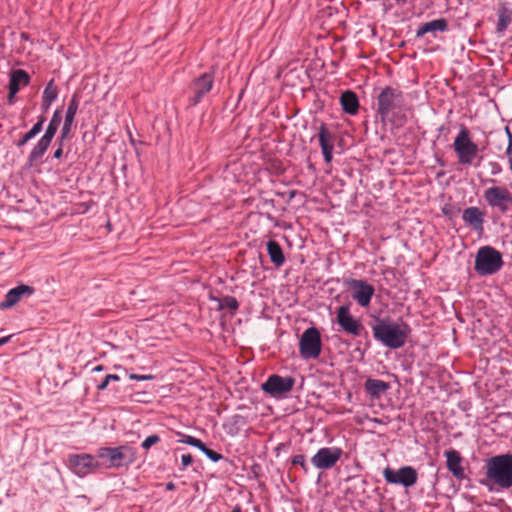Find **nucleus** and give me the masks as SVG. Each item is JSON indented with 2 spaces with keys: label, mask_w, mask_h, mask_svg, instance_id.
<instances>
[{
  "label": "nucleus",
  "mask_w": 512,
  "mask_h": 512,
  "mask_svg": "<svg viewBox=\"0 0 512 512\" xmlns=\"http://www.w3.org/2000/svg\"><path fill=\"white\" fill-rule=\"evenodd\" d=\"M376 114L381 122L402 126L406 122L405 99L403 92L396 87H384L377 98Z\"/></svg>",
  "instance_id": "obj_1"
},
{
  "label": "nucleus",
  "mask_w": 512,
  "mask_h": 512,
  "mask_svg": "<svg viewBox=\"0 0 512 512\" xmlns=\"http://www.w3.org/2000/svg\"><path fill=\"white\" fill-rule=\"evenodd\" d=\"M485 478L480 483L489 488L497 490L509 489L512 487V454L505 453L495 455L485 462Z\"/></svg>",
  "instance_id": "obj_2"
},
{
  "label": "nucleus",
  "mask_w": 512,
  "mask_h": 512,
  "mask_svg": "<svg viewBox=\"0 0 512 512\" xmlns=\"http://www.w3.org/2000/svg\"><path fill=\"white\" fill-rule=\"evenodd\" d=\"M373 337L387 348L399 349L407 341L410 327L406 323L398 324L388 318H377L372 326Z\"/></svg>",
  "instance_id": "obj_3"
},
{
  "label": "nucleus",
  "mask_w": 512,
  "mask_h": 512,
  "mask_svg": "<svg viewBox=\"0 0 512 512\" xmlns=\"http://www.w3.org/2000/svg\"><path fill=\"white\" fill-rule=\"evenodd\" d=\"M452 147L457 155L458 163L461 165L478 167L483 159L479 156V146L472 140L469 129L460 125V129L454 138Z\"/></svg>",
  "instance_id": "obj_4"
},
{
  "label": "nucleus",
  "mask_w": 512,
  "mask_h": 512,
  "mask_svg": "<svg viewBox=\"0 0 512 512\" xmlns=\"http://www.w3.org/2000/svg\"><path fill=\"white\" fill-rule=\"evenodd\" d=\"M96 457L101 467L119 468L132 464L136 460V452L134 448L127 445L113 448L101 447L96 451Z\"/></svg>",
  "instance_id": "obj_5"
},
{
  "label": "nucleus",
  "mask_w": 512,
  "mask_h": 512,
  "mask_svg": "<svg viewBox=\"0 0 512 512\" xmlns=\"http://www.w3.org/2000/svg\"><path fill=\"white\" fill-rule=\"evenodd\" d=\"M62 121V113L61 109H56L50 119L48 126L45 130L44 135L38 140V142L34 145L32 151L30 152L27 165L29 167H33L37 163L41 162L43 155L46 153L49 148L53 138L56 135V132L59 128V125Z\"/></svg>",
  "instance_id": "obj_6"
},
{
  "label": "nucleus",
  "mask_w": 512,
  "mask_h": 512,
  "mask_svg": "<svg viewBox=\"0 0 512 512\" xmlns=\"http://www.w3.org/2000/svg\"><path fill=\"white\" fill-rule=\"evenodd\" d=\"M502 254L491 246L478 249L475 257L474 269L481 276L493 275L503 266Z\"/></svg>",
  "instance_id": "obj_7"
},
{
  "label": "nucleus",
  "mask_w": 512,
  "mask_h": 512,
  "mask_svg": "<svg viewBox=\"0 0 512 512\" xmlns=\"http://www.w3.org/2000/svg\"><path fill=\"white\" fill-rule=\"evenodd\" d=\"M322 341L319 330L316 327L307 328L299 341V352L303 359H316L320 356Z\"/></svg>",
  "instance_id": "obj_8"
},
{
  "label": "nucleus",
  "mask_w": 512,
  "mask_h": 512,
  "mask_svg": "<svg viewBox=\"0 0 512 512\" xmlns=\"http://www.w3.org/2000/svg\"><path fill=\"white\" fill-rule=\"evenodd\" d=\"M483 197L491 208L497 209L502 214L507 213L512 206V193L503 186L487 188Z\"/></svg>",
  "instance_id": "obj_9"
},
{
  "label": "nucleus",
  "mask_w": 512,
  "mask_h": 512,
  "mask_svg": "<svg viewBox=\"0 0 512 512\" xmlns=\"http://www.w3.org/2000/svg\"><path fill=\"white\" fill-rule=\"evenodd\" d=\"M68 464L72 471L79 477H84L101 467L96 454L91 455L87 453L69 455Z\"/></svg>",
  "instance_id": "obj_10"
},
{
  "label": "nucleus",
  "mask_w": 512,
  "mask_h": 512,
  "mask_svg": "<svg viewBox=\"0 0 512 512\" xmlns=\"http://www.w3.org/2000/svg\"><path fill=\"white\" fill-rule=\"evenodd\" d=\"M294 384L295 379L291 376L282 377L277 374H272L261 385V389L272 397H281L290 392Z\"/></svg>",
  "instance_id": "obj_11"
},
{
  "label": "nucleus",
  "mask_w": 512,
  "mask_h": 512,
  "mask_svg": "<svg viewBox=\"0 0 512 512\" xmlns=\"http://www.w3.org/2000/svg\"><path fill=\"white\" fill-rule=\"evenodd\" d=\"M345 286L352 290V298L361 306L368 307L375 293L373 285L364 280L346 278Z\"/></svg>",
  "instance_id": "obj_12"
},
{
  "label": "nucleus",
  "mask_w": 512,
  "mask_h": 512,
  "mask_svg": "<svg viewBox=\"0 0 512 512\" xmlns=\"http://www.w3.org/2000/svg\"><path fill=\"white\" fill-rule=\"evenodd\" d=\"M383 476L386 482L390 484H401L404 487H411L417 482V471L411 466H403L399 470H394L387 466L383 470Z\"/></svg>",
  "instance_id": "obj_13"
},
{
  "label": "nucleus",
  "mask_w": 512,
  "mask_h": 512,
  "mask_svg": "<svg viewBox=\"0 0 512 512\" xmlns=\"http://www.w3.org/2000/svg\"><path fill=\"white\" fill-rule=\"evenodd\" d=\"M336 322L348 335L360 336L364 330V326L361 321L351 314L349 305H342L338 307L336 312Z\"/></svg>",
  "instance_id": "obj_14"
},
{
  "label": "nucleus",
  "mask_w": 512,
  "mask_h": 512,
  "mask_svg": "<svg viewBox=\"0 0 512 512\" xmlns=\"http://www.w3.org/2000/svg\"><path fill=\"white\" fill-rule=\"evenodd\" d=\"M214 77L211 73H204L199 77L195 78L191 81L188 92L189 96V104L192 106L197 105L204 95H206L213 87Z\"/></svg>",
  "instance_id": "obj_15"
},
{
  "label": "nucleus",
  "mask_w": 512,
  "mask_h": 512,
  "mask_svg": "<svg viewBox=\"0 0 512 512\" xmlns=\"http://www.w3.org/2000/svg\"><path fill=\"white\" fill-rule=\"evenodd\" d=\"M342 455L343 450L339 447H323L311 458V463L317 469L328 470L335 466Z\"/></svg>",
  "instance_id": "obj_16"
},
{
  "label": "nucleus",
  "mask_w": 512,
  "mask_h": 512,
  "mask_svg": "<svg viewBox=\"0 0 512 512\" xmlns=\"http://www.w3.org/2000/svg\"><path fill=\"white\" fill-rule=\"evenodd\" d=\"M485 212L476 206L463 210L462 220L475 232L482 234L484 231Z\"/></svg>",
  "instance_id": "obj_17"
},
{
  "label": "nucleus",
  "mask_w": 512,
  "mask_h": 512,
  "mask_svg": "<svg viewBox=\"0 0 512 512\" xmlns=\"http://www.w3.org/2000/svg\"><path fill=\"white\" fill-rule=\"evenodd\" d=\"M35 292L32 286L20 284L10 289L6 295L5 300L0 302V309H8L16 305L23 297L30 296Z\"/></svg>",
  "instance_id": "obj_18"
},
{
  "label": "nucleus",
  "mask_w": 512,
  "mask_h": 512,
  "mask_svg": "<svg viewBox=\"0 0 512 512\" xmlns=\"http://www.w3.org/2000/svg\"><path fill=\"white\" fill-rule=\"evenodd\" d=\"M319 144L322 150L324 161L330 163L333 158L334 137L328 130L325 123H321L318 132Z\"/></svg>",
  "instance_id": "obj_19"
},
{
  "label": "nucleus",
  "mask_w": 512,
  "mask_h": 512,
  "mask_svg": "<svg viewBox=\"0 0 512 512\" xmlns=\"http://www.w3.org/2000/svg\"><path fill=\"white\" fill-rule=\"evenodd\" d=\"M78 107H79V96H78V94L75 93V94H73L71 100L69 101V104H68V107L66 110L64 123H63L62 129H61V142H63L68 137L69 133L71 132L74 118L77 113Z\"/></svg>",
  "instance_id": "obj_20"
},
{
  "label": "nucleus",
  "mask_w": 512,
  "mask_h": 512,
  "mask_svg": "<svg viewBox=\"0 0 512 512\" xmlns=\"http://www.w3.org/2000/svg\"><path fill=\"white\" fill-rule=\"evenodd\" d=\"M30 77L28 73L22 69H18L13 71L9 80V93H8V101L9 103L13 102L15 95L18 93L20 89V84L28 85Z\"/></svg>",
  "instance_id": "obj_21"
},
{
  "label": "nucleus",
  "mask_w": 512,
  "mask_h": 512,
  "mask_svg": "<svg viewBox=\"0 0 512 512\" xmlns=\"http://www.w3.org/2000/svg\"><path fill=\"white\" fill-rule=\"evenodd\" d=\"M445 456L447 459L446 464L448 470L456 479L462 480L465 477V474L461 465L462 457L460 453L454 449H450L445 451Z\"/></svg>",
  "instance_id": "obj_22"
},
{
  "label": "nucleus",
  "mask_w": 512,
  "mask_h": 512,
  "mask_svg": "<svg viewBox=\"0 0 512 512\" xmlns=\"http://www.w3.org/2000/svg\"><path fill=\"white\" fill-rule=\"evenodd\" d=\"M389 389L390 384L379 379L368 378L364 383L366 394L373 399H379Z\"/></svg>",
  "instance_id": "obj_23"
},
{
  "label": "nucleus",
  "mask_w": 512,
  "mask_h": 512,
  "mask_svg": "<svg viewBox=\"0 0 512 512\" xmlns=\"http://www.w3.org/2000/svg\"><path fill=\"white\" fill-rule=\"evenodd\" d=\"M448 30V22L445 18L435 19L421 24L416 30V37H423L427 33L436 31L445 32Z\"/></svg>",
  "instance_id": "obj_24"
},
{
  "label": "nucleus",
  "mask_w": 512,
  "mask_h": 512,
  "mask_svg": "<svg viewBox=\"0 0 512 512\" xmlns=\"http://www.w3.org/2000/svg\"><path fill=\"white\" fill-rule=\"evenodd\" d=\"M340 104L343 111L350 115L357 114L359 110V100L352 90L344 91L340 96Z\"/></svg>",
  "instance_id": "obj_25"
},
{
  "label": "nucleus",
  "mask_w": 512,
  "mask_h": 512,
  "mask_svg": "<svg viewBox=\"0 0 512 512\" xmlns=\"http://www.w3.org/2000/svg\"><path fill=\"white\" fill-rule=\"evenodd\" d=\"M266 247L271 262L276 267H281L285 262V257L280 244L274 240H270L267 242Z\"/></svg>",
  "instance_id": "obj_26"
},
{
  "label": "nucleus",
  "mask_w": 512,
  "mask_h": 512,
  "mask_svg": "<svg viewBox=\"0 0 512 512\" xmlns=\"http://www.w3.org/2000/svg\"><path fill=\"white\" fill-rule=\"evenodd\" d=\"M512 22V10L502 4L498 10L497 32L503 33Z\"/></svg>",
  "instance_id": "obj_27"
},
{
  "label": "nucleus",
  "mask_w": 512,
  "mask_h": 512,
  "mask_svg": "<svg viewBox=\"0 0 512 512\" xmlns=\"http://www.w3.org/2000/svg\"><path fill=\"white\" fill-rule=\"evenodd\" d=\"M58 93V87L56 86L54 79H51L45 86L42 98L53 103L57 99Z\"/></svg>",
  "instance_id": "obj_28"
},
{
  "label": "nucleus",
  "mask_w": 512,
  "mask_h": 512,
  "mask_svg": "<svg viewBox=\"0 0 512 512\" xmlns=\"http://www.w3.org/2000/svg\"><path fill=\"white\" fill-rule=\"evenodd\" d=\"M217 301L219 303V309H228L231 312H235L239 307L237 299L233 296H224L218 298Z\"/></svg>",
  "instance_id": "obj_29"
},
{
  "label": "nucleus",
  "mask_w": 512,
  "mask_h": 512,
  "mask_svg": "<svg viewBox=\"0 0 512 512\" xmlns=\"http://www.w3.org/2000/svg\"><path fill=\"white\" fill-rule=\"evenodd\" d=\"M160 442V437L156 434L148 436L141 444L142 448L145 450L150 449L153 445Z\"/></svg>",
  "instance_id": "obj_30"
},
{
  "label": "nucleus",
  "mask_w": 512,
  "mask_h": 512,
  "mask_svg": "<svg viewBox=\"0 0 512 512\" xmlns=\"http://www.w3.org/2000/svg\"><path fill=\"white\" fill-rule=\"evenodd\" d=\"M46 121V118L44 115H40L38 117L37 122L33 125V127L29 130L30 133L33 134V136H36L39 134L43 129V124Z\"/></svg>",
  "instance_id": "obj_31"
},
{
  "label": "nucleus",
  "mask_w": 512,
  "mask_h": 512,
  "mask_svg": "<svg viewBox=\"0 0 512 512\" xmlns=\"http://www.w3.org/2000/svg\"><path fill=\"white\" fill-rule=\"evenodd\" d=\"M202 452L213 462H217L223 458L220 453L208 448L207 446H205Z\"/></svg>",
  "instance_id": "obj_32"
},
{
  "label": "nucleus",
  "mask_w": 512,
  "mask_h": 512,
  "mask_svg": "<svg viewBox=\"0 0 512 512\" xmlns=\"http://www.w3.org/2000/svg\"><path fill=\"white\" fill-rule=\"evenodd\" d=\"M292 464L293 465H300L305 473L308 472L309 468H308V465L306 464L305 456L304 455H302V454L295 455L292 458Z\"/></svg>",
  "instance_id": "obj_33"
},
{
  "label": "nucleus",
  "mask_w": 512,
  "mask_h": 512,
  "mask_svg": "<svg viewBox=\"0 0 512 512\" xmlns=\"http://www.w3.org/2000/svg\"><path fill=\"white\" fill-rule=\"evenodd\" d=\"M129 378L131 380H136V381H146V380H153L154 379V376L151 375V374H148V375H139V374H134V373H131L129 374Z\"/></svg>",
  "instance_id": "obj_34"
},
{
  "label": "nucleus",
  "mask_w": 512,
  "mask_h": 512,
  "mask_svg": "<svg viewBox=\"0 0 512 512\" xmlns=\"http://www.w3.org/2000/svg\"><path fill=\"white\" fill-rule=\"evenodd\" d=\"M34 137L35 136H33V134L28 131L23 135V137L20 140H18V142L16 143L17 147L24 146L28 141H30Z\"/></svg>",
  "instance_id": "obj_35"
},
{
  "label": "nucleus",
  "mask_w": 512,
  "mask_h": 512,
  "mask_svg": "<svg viewBox=\"0 0 512 512\" xmlns=\"http://www.w3.org/2000/svg\"><path fill=\"white\" fill-rule=\"evenodd\" d=\"M193 461V458H192V455L191 454H183L181 456V462H182V466L183 468H186L187 466H189Z\"/></svg>",
  "instance_id": "obj_36"
},
{
  "label": "nucleus",
  "mask_w": 512,
  "mask_h": 512,
  "mask_svg": "<svg viewBox=\"0 0 512 512\" xmlns=\"http://www.w3.org/2000/svg\"><path fill=\"white\" fill-rule=\"evenodd\" d=\"M62 146H63V142H61V138L59 139V146L58 148L54 151V154H53V157L56 158V159H60L62 157V154H63V150H62Z\"/></svg>",
  "instance_id": "obj_37"
},
{
  "label": "nucleus",
  "mask_w": 512,
  "mask_h": 512,
  "mask_svg": "<svg viewBox=\"0 0 512 512\" xmlns=\"http://www.w3.org/2000/svg\"><path fill=\"white\" fill-rule=\"evenodd\" d=\"M51 104H52V102L47 101V100L42 98V102H41V109H42V111L44 113L47 112L49 110Z\"/></svg>",
  "instance_id": "obj_38"
},
{
  "label": "nucleus",
  "mask_w": 512,
  "mask_h": 512,
  "mask_svg": "<svg viewBox=\"0 0 512 512\" xmlns=\"http://www.w3.org/2000/svg\"><path fill=\"white\" fill-rule=\"evenodd\" d=\"M192 446L202 451L206 445L200 439L196 438Z\"/></svg>",
  "instance_id": "obj_39"
},
{
  "label": "nucleus",
  "mask_w": 512,
  "mask_h": 512,
  "mask_svg": "<svg viewBox=\"0 0 512 512\" xmlns=\"http://www.w3.org/2000/svg\"><path fill=\"white\" fill-rule=\"evenodd\" d=\"M506 155L508 157V160L512 159V138L508 141V146L506 149Z\"/></svg>",
  "instance_id": "obj_40"
},
{
  "label": "nucleus",
  "mask_w": 512,
  "mask_h": 512,
  "mask_svg": "<svg viewBox=\"0 0 512 512\" xmlns=\"http://www.w3.org/2000/svg\"><path fill=\"white\" fill-rule=\"evenodd\" d=\"M195 439L196 438L193 436L186 435L185 438L181 440V442L192 446Z\"/></svg>",
  "instance_id": "obj_41"
},
{
  "label": "nucleus",
  "mask_w": 512,
  "mask_h": 512,
  "mask_svg": "<svg viewBox=\"0 0 512 512\" xmlns=\"http://www.w3.org/2000/svg\"><path fill=\"white\" fill-rule=\"evenodd\" d=\"M109 384L108 379L104 378V380L97 386L98 390H105Z\"/></svg>",
  "instance_id": "obj_42"
},
{
  "label": "nucleus",
  "mask_w": 512,
  "mask_h": 512,
  "mask_svg": "<svg viewBox=\"0 0 512 512\" xmlns=\"http://www.w3.org/2000/svg\"><path fill=\"white\" fill-rule=\"evenodd\" d=\"M106 379H108V381H119L120 380V377L116 374H108L105 376Z\"/></svg>",
  "instance_id": "obj_43"
},
{
  "label": "nucleus",
  "mask_w": 512,
  "mask_h": 512,
  "mask_svg": "<svg viewBox=\"0 0 512 512\" xmlns=\"http://www.w3.org/2000/svg\"><path fill=\"white\" fill-rule=\"evenodd\" d=\"M492 174H497L501 171V167L497 163H492Z\"/></svg>",
  "instance_id": "obj_44"
},
{
  "label": "nucleus",
  "mask_w": 512,
  "mask_h": 512,
  "mask_svg": "<svg viewBox=\"0 0 512 512\" xmlns=\"http://www.w3.org/2000/svg\"><path fill=\"white\" fill-rule=\"evenodd\" d=\"M167 491H173L176 489V485L173 482H168L165 485Z\"/></svg>",
  "instance_id": "obj_45"
},
{
  "label": "nucleus",
  "mask_w": 512,
  "mask_h": 512,
  "mask_svg": "<svg viewBox=\"0 0 512 512\" xmlns=\"http://www.w3.org/2000/svg\"><path fill=\"white\" fill-rule=\"evenodd\" d=\"M504 131H505V134L507 135V138H508V141H509L510 138H512V132H511L509 126H505Z\"/></svg>",
  "instance_id": "obj_46"
},
{
  "label": "nucleus",
  "mask_w": 512,
  "mask_h": 512,
  "mask_svg": "<svg viewBox=\"0 0 512 512\" xmlns=\"http://www.w3.org/2000/svg\"><path fill=\"white\" fill-rule=\"evenodd\" d=\"M11 336H6V337H2L0 338V347L4 344H6L9 340H10Z\"/></svg>",
  "instance_id": "obj_47"
},
{
  "label": "nucleus",
  "mask_w": 512,
  "mask_h": 512,
  "mask_svg": "<svg viewBox=\"0 0 512 512\" xmlns=\"http://www.w3.org/2000/svg\"><path fill=\"white\" fill-rule=\"evenodd\" d=\"M103 370H104V367L102 365H98L95 368H93V371H95V372H100V371H103Z\"/></svg>",
  "instance_id": "obj_48"
},
{
  "label": "nucleus",
  "mask_w": 512,
  "mask_h": 512,
  "mask_svg": "<svg viewBox=\"0 0 512 512\" xmlns=\"http://www.w3.org/2000/svg\"><path fill=\"white\" fill-rule=\"evenodd\" d=\"M232 512H242V509L239 505L234 506Z\"/></svg>",
  "instance_id": "obj_49"
},
{
  "label": "nucleus",
  "mask_w": 512,
  "mask_h": 512,
  "mask_svg": "<svg viewBox=\"0 0 512 512\" xmlns=\"http://www.w3.org/2000/svg\"><path fill=\"white\" fill-rule=\"evenodd\" d=\"M295 196V191L290 192V198H293Z\"/></svg>",
  "instance_id": "obj_50"
},
{
  "label": "nucleus",
  "mask_w": 512,
  "mask_h": 512,
  "mask_svg": "<svg viewBox=\"0 0 512 512\" xmlns=\"http://www.w3.org/2000/svg\"><path fill=\"white\" fill-rule=\"evenodd\" d=\"M443 212H444L445 214H447V213H449V210H447L446 208H444V209H443Z\"/></svg>",
  "instance_id": "obj_51"
},
{
  "label": "nucleus",
  "mask_w": 512,
  "mask_h": 512,
  "mask_svg": "<svg viewBox=\"0 0 512 512\" xmlns=\"http://www.w3.org/2000/svg\"><path fill=\"white\" fill-rule=\"evenodd\" d=\"M443 212H444L445 214H447V213H449V210H447L446 208H444V209H443Z\"/></svg>",
  "instance_id": "obj_52"
},
{
  "label": "nucleus",
  "mask_w": 512,
  "mask_h": 512,
  "mask_svg": "<svg viewBox=\"0 0 512 512\" xmlns=\"http://www.w3.org/2000/svg\"><path fill=\"white\" fill-rule=\"evenodd\" d=\"M444 207H445V208H448V207H454V206H453V205L448 204V205H445Z\"/></svg>",
  "instance_id": "obj_53"
}]
</instances>
